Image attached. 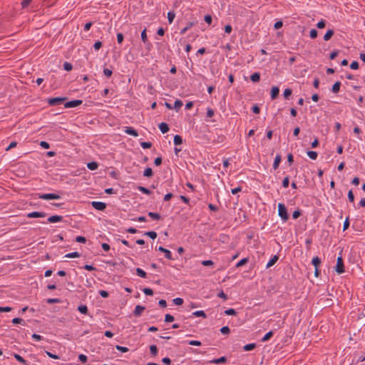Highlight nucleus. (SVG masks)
<instances>
[{
	"label": "nucleus",
	"mask_w": 365,
	"mask_h": 365,
	"mask_svg": "<svg viewBox=\"0 0 365 365\" xmlns=\"http://www.w3.org/2000/svg\"><path fill=\"white\" fill-rule=\"evenodd\" d=\"M278 215L285 222L288 220L289 215L287 208L283 203L278 204Z\"/></svg>",
	"instance_id": "1"
},
{
	"label": "nucleus",
	"mask_w": 365,
	"mask_h": 365,
	"mask_svg": "<svg viewBox=\"0 0 365 365\" xmlns=\"http://www.w3.org/2000/svg\"><path fill=\"white\" fill-rule=\"evenodd\" d=\"M66 99V97L51 98L48 99V103L51 106H55L63 103Z\"/></svg>",
	"instance_id": "2"
},
{
	"label": "nucleus",
	"mask_w": 365,
	"mask_h": 365,
	"mask_svg": "<svg viewBox=\"0 0 365 365\" xmlns=\"http://www.w3.org/2000/svg\"><path fill=\"white\" fill-rule=\"evenodd\" d=\"M335 271L338 274H342L344 272V261L341 256L337 257L336 264L335 267Z\"/></svg>",
	"instance_id": "3"
},
{
	"label": "nucleus",
	"mask_w": 365,
	"mask_h": 365,
	"mask_svg": "<svg viewBox=\"0 0 365 365\" xmlns=\"http://www.w3.org/2000/svg\"><path fill=\"white\" fill-rule=\"evenodd\" d=\"M38 197L40 199L43 200H58L61 198V196L59 195L55 194V193H46V194H41L38 195Z\"/></svg>",
	"instance_id": "4"
},
{
	"label": "nucleus",
	"mask_w": 365,
	"mask_h": 365,
	"mask_svg": "<svg viewBox=\"0 0 365 365\" xmlns=\"http://www.w3.org/2000/svg\"><path fill=\"white\" fill-rule=\"evenodd\" d=\"M82 103H83V101L81 100H73V101L66 102L64 104V107L66 108H75V107H77V106L81 105Z\"/></svg>",
	"instance_id": "5"
},
{
	"label": "nucleus",
	"mask_w": 365,
	"mask_h": 365,
	"mask_svg": "<svg viewBox=\"0 0 365 365\" xmlns=\"http://www.w3.org/2000/svg\"><path fill=\"white\" fill-rule=\"evenodd\" d=\"M92 206L97 210L103 211L106 208V204L103 202L93 201L91 202Z\"/></svg>",
	"instance_id": "6"
},
{
	"label": "nucleus",
	"mask_w": 365,
	"mask_h": 365,
	"mask_svg": "<svg viewBox=\"0 0 365 365\" xmlns=\"http://www.w3.org/2000/svg\"><path fill=\"white\" fill-rule=\"evenodd\" d=\"M27 217L29 218H38V217H44L46 216V214L43 212H32L27 214Z\"/></svg>",
	"instance_id": "7"
},
{
	"label": "nucleus",
	"mask_w": 365,
	"mask_h": 365,
	"mask_svg": "<svg viewBox=\"0 0 365 365\" xmlns=\"http://www.w3.org/2000/svg\"><path fill=\"white\" fill-rule=\"evenodd\" d=\"M141 39L144 43L146 44L147 48L150 49L151 46V43L148 41L147 34H146V29H144L143 31L141 32Z\"/></svg>",
	"instance_id": "8"
},
{
	"label": "nucleus",
	"mask_w": 365,
	"mask_h": 365,
	"mask_svg": "<svg viewBox=\"0 0 365 365\" xmlns=\"http://www.w3.org/2000/svg\"><path fill=\"white\" fill-rule=\"evenodd\" d=\"M158 250L161 252H163V254H165V257L168 259H173V257H172V254L170 252V250L164 248L162 246H160L158 247Z\"/></svg>",
	"instance_id": "9"
},
{
	"label": "nucleus",
	"mask_w": 365,
	"mask_h": 365,
	"mask_svg": "<svg viewBox=\"0 0 365 365\" xmlns=\"http://www.w3.org/2000/svg\"><path fill=\"white\" fill-rule=\"evenodd\" d=\"M279 93V89L277 86H273L271 89L270 95L272 100L277 98Z\"/></svg>",
	"instance_id": "10"
},
{
	"label": "nucleus",
	"mask_w": 365,
	"mask_h": 365,
	"mask_svg": "<svg viewBox=\"0 0 365 365\" xmlns=\"http://www.w3.org/2000/svg\"><path fill=\"white\" fill-rule=\"evenodd\" d=\"M145 309V307L141 305H137L133 312V314L135 317H139L141 313Z\"/></svg>",
	"instance_id": "11"
},
{
	"label": "nucleus",
	"mask_w": 365,
	"mask_h": 365,
	"mask_svg": "<svg viewBox=\"0 0 365 365\" xmlns=\"http://www.w3.org/2000/svg\"><path fill=\"white\" fill-rule=\"evenodd\" d=\"M63 220V217L60 215H52L48 218V222L51 223H54L57 222H61Z\"/></svg>",
	"instance_id": "12"
},
{
	"label": "nucleus",
	"mask_w": 365,
	"mask_h": 365,
	"mask_svg": "<svg viewBox=\"0 0 365 365\" xmlns=\"http://www.w3.org/2000/svg\"><path fill=\"white\" fill-rule=\"evenodd\" d=\"M125 132L134 137L138 136V132L132 127H125Z\"/></svg>",
	"instance_id": "13"
},
{
	"label": "nucleus",
	"mask_w": 365,
	"mask_h": 365,
	"mask_svg": "<svg viewBox=\"0 0 365 365\" xmlns=\"http://www.w3.org/2000/svg\"><path fill=\"white\" fill-rule=\"evenodd\" d=\"M158 128L163 133H166L169 131V126L166 123H160Z\"/></svg>",
	"instance_id": "14"
},
{
	"label": "nucleus",
	"mask_w": 365,
	"mask_h": 365,
	"mask_svg": "<svg viewBox=\"0 0 365 365\" xmlns=\"http://www.w3.org/2000/svg\"><path fill=\"white\" fill-rule=\"evenodd\" d=\"M282 160V157L279 154L277 155L275 158H274V163H273V168L274 170H277L278 168H279V163Z\"/></svg>",
	"instance_id": "15"
},
{
	"label": "nucleus",
	"mask_w": 365,
	"mask_h": 365,
	"mask_svg": "<svg viewBox=\"0 0 365 365\" xmlns=\"http://www.w3.org/2000/svg\"><path fill=\"white\" fill-rule=\"evenodd\" d=\"M279 259V257L277 255H274L270 259L269 261L268 262V263L267 264V268H269L272 266H273L276 262Z\"/></svg>",
	"instance_id": "16"
},
{
	"label": "nucleus",
	"mask_w": 365,
	"mask_h": 365,
	"mask_svg": "<svg viewBox=\"0 0 365 365\" xmlns=\"http://www.w3.org/2000/svg\"><path fill=\"white\" fill-rule=\"evenodd\" d=\"M334 34V30H332V29H329V30L326 32V34H324V41H327L330 40V39H331V38L333 36Z\"/></svg>",
	"instance_id": "17"
},
{
	"label": "nucleus",
	"mask_w": 365,
	"mask_h": 365,
	"mask_svg": "<svg viewBox=\"0 0 365 365\" xmlns=\"http://www.w3.org/2000/svg\"><path fill=\"white\" fill-rule=\"evenodd\" d=\"M226 361H227L226 357L222 356L219 359H212L210 362L212 364H221V363H225Z\"/></svg>",
	"instance_id": "18"
},
{
	"label": "nucleus",
	"mask_w": 365,
	"mask_h": 365,
	"mask_svg": "<svg viewBox=\"0 0 365 365\" xmlns=\"http://www.w3.org/2000/svg\"><path fill=\"white\" fill-rule=\"evenodd\" d=\"M340 86H341V82L340 81L335 82L334 83V85L332 86L331 91L333 93H337L339 91Z\"/></svg>",
	"instance_id": "19"
},
{
	"label": "nucleus",
	"mask_w": 365,
	"mask_h": 365,
	"mask_svg": "<svg viewBox=\"0 0 365 365\" xmlns=\"http://www.w3.org/2000/svg\"><path fill=\"white\" fill-rule=\"evenodd\" d=\"M250 80L254 83L259 81L260 74L258 72L252 73L250 76Z\"/></svg>",
	"instance_id": "20"
},
{
	"label": "nucleus",
	"mask_w": 365,
	"mask_h": 365,
	"mask_svg": "<svg viewBox=\"0 0 365 365\" xmlns=\"http://www.w3.org/2000/svg\"><path fill=\"white\" fill-rule=\"evenodd\" d=\"M153 175V172L151 168H146L143 172V176L146 178H151Z\"/></svg>",
	"instance_id": "21"
},
{
	"label": "nucleus",
	"mask_w": 365,
	"mask_h": 365,
	"mask_svg": "<svg viewBox=\"0 0 365 365\" xmlns=\"http://www.w3.org/2000/svg\"><path fill=\"white\" fill-rule=\"evenodd\" d=\"M78 310L83 314H87L88 312L87 306L84 304H81L80 306H78Z\"/></svg>",
	"instance_id": "22"
},
{
	"label": "nucleus",
	"mask_w": 365,
	"mask_h": 365,
	"mask_svg": "<svg viewBox=\"0 0 365 365\" xmlns=\"http://www.w3.org/2000/svg\"><path fill=\"white\" fill-rule=\"evenodd\" d=\"M87 167L91 170H95L98 168V164L95 161H92V162H89L87 164Z\"/></svg>",
	"instance_id": "23"
},
{
	"label": "nucleus",
	"mask_w": 365,
	"mask_h": 365,
	"mask_svg": "<svg viewBox=\"0 0 365 365\" xmlns=\"http://www.w3.org/2000/svg\"><path fill=\"white\" fill-rule=\"evenodd\" d=\"M192 315L197 317H202L204 319L207 317L205 312L202 310L194 312Z\"/></svg>",
	"instance_id": "24"
},
{
	"label": "nucleus",
	"mask_w": 365,
	"mask_h": 365,
	"mask_svg": "<svg viewBox=\"0 0 365 365\" xmlns=\"http://www.w3.org/2000/svg\"><path fill=\"white\" fill-rule=\"evenodd\" d=\"M173 142L175 145H179L182 143V138L179 135H175L173 138Z\"/></svg>",
	"instance_id": "25"
},
{
	"label": "nucleus",
	"mask_w": 365,
	"mask_h": 365,
	"mask_svg": "<svg viewBox=\"0 0 365 365\" xmlns=\"http://www.w3.org/2000/svg\"><path fill=\"white\" fill-rule=\"evenodd\" d=\"M135 271H136V274L138 276H139L142 278L147 277V273L142 269L138 267V268H136Z\"/></svg>",
	"instance_id": "26"
},
{
	"label": "nucleus",
	"mask_w": 365,
	"mask_h": 365,
	"mask_svg": "<svg viewBox=\"0 0 365 365\" xmlns=\"http://www.w3.org/2000/svg\"><path fill=\"white\" fill-rule=\"evenodd\" d=\"M148 215L153 220H158L161 219L160 215L157 212H149Z\"/></svg>",
	"instance_id": "27"
},
{
	"label": "nucleus",
	"mask_w": 365,
	"mask_h": 365,
	"mask_svg": "<svg viewBox=\"0 0 365 365\" xmlns=\"http://www.w3.org/2000/svg\"><path fill=\"white\" fill-rule=\"evenodd\" d=\"M150 351L153 356H155L158 354V347L156 345L153 344L150 346Z\"/></svg>",
	"instance_id": "28"
},
{
	"label": "nucleus",
	"mask_w": 365,
	"mask_h": 365,
	"mask_svg": "<svg viewBox=\"0 0 365 365\" xmlns=\"http://www.w3.org/2000/svg\"><path fill=\"white\" fill-rule=\"evenodd\" d=\"M255 347H256V344L251 343V344H248L245 345L244 347H243V349L245 351H248L253 350L254 349H255Z\"/></svg>",
	"instance_id": "29"
},
{
	"label": "nucleus",
	"mask_w": 365,
	"mask_h": 365,
	"mask_svg": "<svg viewBox=\"0 0 365 365\" xmlns=\"http://www.w3.org/2000/svg\"><path fill=\"white\" fill-rule=\"evenodd\" d=\"M14 358H15L18 361H19V362H21V363H23V364H25V365H28V364H27V361H26L25 359H24V358H23L21 356H20L19 354H14Z\"/></svg>",
	"instance_id": "30"
},
{
	"label": "nucleus",
	"mask_w": 365,
	"mask_h": 365,
	"mask_svg": "<svg viewBox=\"0 0 365 365\" xmlns=\"http://www.w3.org/2000/svg\"><path fill=\"white\" fill-rule=\"evenodd\" d=\"M312 264L315 268L318 267L321 263V259L318 257H314L312 260Z\"/></svg>",
	"instance_id": "31"
},
{
	"label": "nucleus",
	"mask_w": 365,
	"mask_h": 365,
	"mask_svg": "<svg viewBox=\"0 0 365 365\" xmlns=\"http://www.w3.org/2000/svg\"><path fill=\"white\" fill-rule=\"evenodd\" d=\"M175 14L174 11H170L168 13V20L169 24L173 23V19H175Z\"/></svg>",
	"instance_id": "32"
},
{
	"label": "nucleus",
	"mask_w": 365,
	"mask_h": 365,
	"mask_svg": "<svg viewBox=\"0 0 365 365\" xmlns=\"http://www.w3.org/2000/svg\"><path fill=\"white\" fill-rule=\"evenodd\" d=\"M144 235L148 236L152 240H155L157 237V233L155 231H148L145 232Z\"/></svg>",
	"instance_id": "33"
},
{
	"label": "nucleus",
	"mask_w": 365,
	"mask_h": 365,
	"mask_svg": "<svg viewBox=\"0 0 365 365\" xmlns=\"http://www.w3.org/2000/svg\"><path fill=\"white\" fill-rule=\"evenodd\" d=\"M248 261H249V259L247 257L243 258L237 263L236 267H242V266L246 264L248 262Z\"/></svg>",
	"instance_id": "34"
},
{
	"label": "nucleus",
	"mask_w": 365,
	"mask_h": 365,
	"mask_svg": "<svg viewBox=\"0 0 365 365\" xmlns=\"http://www.w3.org/2000/svg\"><path fill=\"white\" fill-rule=\"evenodd\" d=\"M194 25V23L193 22H189L187 24V25L183 28L182 29H181L180 31V34H185L186 33V31L190 29L192 26Z\"/></svg>",
	"instance_id": "35"
},
{
	"label": "nucleus",
	"mask_w": 365,
	"mask_h": 365,
	"mask_svg": "<svg viewBox=\"0 0 365 365\" xmlns=\"http://www.w3.org/2000/svg\"><path fill=\"white\" fill-rule=\"evenodd\" d=\"M307 155L312 159V160H316L317 158V153L316 151L309 150L307 152Z\"/></svg>",
	"instance_id": "36"
},
{
	"label": "nucleus",
	"mask_w": 365,
	"mask_h": 365,
	"mask_svg": "<svg viewBox=\"0 0 365 365\" xmlns=\"http://www.w3.org/2000/svg\"><path fill=\"white\" fill-rule=\"evenodd\" d=\"M273 336V331H268L262 339V341H268Z\"/></svg>",
	"instance_id": "37"
},
{
	"label": "nucleus",
	"mask_w": 365,
	"mask_h": 365,
	"mask_svg": "<svg viewBox=\"0 0 365 365\" xmlns=\"http://www.w3.org/2000/svg\"><path fill=\"white\" fill-rule=\"evenodd\" d=\"M80 257V254L78 252H71V253H68L65 255V257H66V258H75V257Z\"/></svg>",
	"instance_id": "38"
},
{
	"label": "nucleus",
	"mask_w": 365,
	"mask_h": 365,
	"mask_svg": "<svg viewBox=\"0 0 365 365\" xmlns=\"http://www.w3.org/2000/svg\"><path fill=\"white\" fill-rule=\"evenodd\" d=\"M292 89H290V88H286V89L284 91L283 96H284V98H286V99H289V98L290 97V96L292 95Z\"/></svg>",
	"instance_id": "39"
},
{
	"label": "nucleus",
	"mask_w": 365,
	"mask_h": 365,
	"mask_svg": "<svg viewBox=\"0 0 365 365\" xmlns=\"http://www.w3.org/2000/svg\"><path fill=\"white\" fill-rule=\"evenodd\" d=\"M138 189L140 192H142L143 193H144V194H146V195H150V194H151V191H150L149 189H148V188H146V187H143V186H138Z\"/></svg>",
	"instance_id": "40"
},
{
	"label": "nucleus",
	"mask_w": 365,
	"mask_h": 365,
	"mask_svg": "<svg viewBox=\"0 0 365 365\" xmlns=\"http://www.w3.org/2000/svg\"><path fill=\"white\" fill-rule=\"evenodd\" d=\"M182 106V102L180 100H176L174 103V108L177 110H179Z\"/></svg>",
	"instance_id": "41"
},
{
	"label": "nucleus",
	"mask_w": 365,
	"mask_h": 365,
	"mask_svg": "<svg viewBox=\"0 0 365 365\" xmlns=\"http://www.w3.org/2000/svg\"><path fill=\"white\" fill-rule=\"evenodd\" d=\"M174 319V317L170 314H167L165 316V322L167 323L172 322Z\"/></svg>",
	"instance_id": "42"
},
{
	"label": "nucleus",
	"mask_w": 365,
	"mask_h": 365,
	"mask_svg": "<svg viewBox=\"0 0 365 365\" xmlns=\"http://www.w3.org/2000/svg\"><path fill=\"white\" fill-rule=\"evenodd\" d=\"M225 314L226 315H233V316H235L237 314V312L234 309L230 308V309H226L225 311Z\"/></svg>",
	"instance_id": "43"
},
{
	"label": "nucleus",
	"mask_w": 365,
	"mask_h": 365,
	"mask_svg": "<svg viewBox=\"0 0 365 365\" xmlns=\"http://www.w3.org/2000/svg\"><path fill=\"white\" fill-rule=\"evenodd\" d=\"M60 302L61 300L58 298H49L46 299V302L50 304L59 303Z\"/></svg>",
	"instance_id": "44"
},
{
	"label": "nucleus",
	"mask_w": 365,
	"mask_h": 365,
	"mask_svg": "<svg viewBox=\"0 0 365 365\" xmlns=\"http://www.w3.org/2000/svg\"><path fill=\"white\" fill-rule=\"evenodd\" d=\"M63 68H64V70H66L67 71H70L72 70L73 66L71 63L65 62L63 63Z\"/></svg>",
	"instance_id": "45"
},
{
	"label": "nucleus",
	"mask_w": 365,
	"mask_h": 365,
	"mask_svg": "<svg viewBox=\"0 0 365 365\" xmlns=\"http://www.w3.org/2000/svg\"><path fill=\"white\" fill-rule=\"evenodd\" d=\"M317 35H318V31L313 29L310 31V33H309V36L311 38L314 39V38H316L317 37Z\"/></svg>",
	"instance_id": "46"
},
{
	"label": "nucleus",
	"mask_w": 365,
	"mask_h": 365,
	"mask_svg": "<svg viewBox=\"0 0 365 365\" xmlns=\"http://www.w3.org/2000/svg\"><path fill=\"white\" fill-rule=\"evenodd\" d=\"M220 332L222 334H230V329L227 326H225V327H222L221 329H220Z\"/></svg>",
	"instance_id": "47"
},
{
	"label": "nucleus",
	"mask_w": 365,
	"mask_h": 365,
	"mask_svg": "<svg viewBox=\"0 0 365 365\" xmlns=\"http://www.w3.org/2000/svg\"><path fill=\"white\" fill-rule=\"evenodd\" d=\"M140 145L144 149H148V148H150L152 147V143L150 142H142L140 143Z\"/></svg>",
	"instance_id": "48"
},
{
	"label": "nucleus",
	"mask_w": 365,
	"mask_h": 365,
	"mask_svg": "<svg viewBox=\"0 0 365 365\" xmlns=\"http://www.w3.org/2000/svg\"><path fill=\"white\" fill-rule=\"evenodd\" d=\"M347 197H348V200H349V202H354V193H353L351 190H350L348 192Z\"/></svg>",
	"instance_id": "49"
},
{
	"label": "nucleus",
	"mask_w": 365,
	"mask_h": 365,
	"mask_svg": "<svg viewBox=\"0 0 365 365\" xmlns=\"http://www.w3.org/2000/svg\"><path fill=\"white\" fill-rule=\"evenodd\" d=\"M349 227V217H347L344 222V224H343V230L345 231Z\"/></svg>",
	"instance_id": "50"
},
{
	"label": "nucleus",
	"mask_w": 365,
	"mask_h": 365,
	"mask_svg": "<svg viewBox=\"0 0 365 365\" xmlns=\"http://www.w3.org/2000/svg\"><path fill=\"white\" fill-rule=\"evenodd\" d=\"M103 74H104L106 77L109 78V77H110V76H112V74H113V71H112L111 70H110V69L107 68H105L103 69Z\"/></svg>",
	"instance_id": "51"
},
{
	"label": "nucleus",
	"mask_w": 365,
	"mask_h": 365,
	"mask_svg": "<svg viewBox=\"0 0 365 365\" xmlns=\"http://www.w3.org/2000/svg\"><path fill=\"white\" fill-rule=\"evenodd\" d=\"M115 348L117 350L123 352V353H125V352H128V349L125 346H119V345H116L115 346Z\"/></svg>",
	"instance_id": "52"
},
{
	"label": "nucleus",
	"mask_w": 365,
	"mask_h": 365,
	"mask_svg": "<svg viewBox=\"0 0 365 365\" xmlns=\"http://www.w3.org/2000/svg\"><path fill=\"white\" fill-rule=\"evenodd\" d=\"M326 26V21L323 19H322L321 21H319L317 24V26L318 29H324Z\"/></svg>",
	"instance_id": "53"
},
{
	"label": "nucleus",
	"mask_w": 365,
	"mask_h": 365,
	"mask_svg": "<svg viewBox=\"0 0 365 365\" xmlns=\"http://www.w3.org/2000/svg\"><path fill=\"white\" fill-rule=\"evenodd\" d=\"M143 291L145 293V294H146L148 296L153 295V291L150 288H144Z\"/></svg>",
	"instance_id": "54"
},
{
	"label": "nucleus",
	"mask_w": 365,
	"mask_h": 365,
	"mask_svg": "<svg viewBox=\"0 0 365 365\" xmlns=\"http://www.w3.org/2000/svg\"><path fill=\"white\" fill-rule=\"evenodd\" d=\"M31 1L32 0H23L21 3L22 8L24 9L29 6Z\"/></svg>",
	"instance_id": "55"
},
{
	"label": "nucleus",
	"mask_w": 365,
	"mask_h": 365,
	"mask_svg": "<svg viewBox=\"0 0 365 365\" xmlns=\"http://www.w3.org/2000/svg\"><path fill=\"white\" fill-rule=\"evenodd\" d=\"M252 110L254 113H256V114H259L260 113V108L258 106V105L257 104H255L252 107Z\"/></svg>",
	"instance_id": "56"
},
{
	"label": "nucleus",
	"mask_w": 365,
	"mask_h": 365,
	"mask_svg": "<svg viewBox=\"0 0 365 365\" xmlns=\"http://www.w3.org/2000/svg\"><path fill=\"white\" fill-rule=\"evenodd\" d=\"M173 303L176 305H182L183 304V299L180 297H177L173 299Z\"/></svg>",
	"instance_id": "57"
},
{
	"label": "nucleus",
	"mask_w": 365,
	"mask_h": 365,
	"mask_svg": "<svg viewBox=\"0 0 365 365\" xmlns=\"http://www.w3.org/2000/svg\"><path fill=\"white\" fill-rule=\"evenodd\" d=\"M203 266H212L214 265V262L212 260H203L201 263Z\"/></svg>",
	"instance_id": "58"
},
{
	"label": "nucleus",
	"mask_w": 365,
	"mask_h": 365,
	"mask_svg": "<svg viewBox=\"0 0 365 365\" xmlns=\"http://www.w3.org/2000/svg\"><path fill=\"white\" fill-rule=\"evenodd\" d=\"M76 241L80 243H85L86 242V239L83 236H78L76 237Z\"/></svg>",
	"instance_id": "59"
},
{
	"label": "nucleus",
	"mask_w": 365,
	"mask_h": 365,
	"mask_svg": "<svg viewBox=\"0 0 365 365\" xmlns=\"http://www.w3.org/2000/svg\"><path fill=\"white\" fill-rule=\"evenodd\" d=\"M289 183V178L288 176L285 177L282 181V186L284 187H287Z\"/></svg>",
	"instance_id": "60"
},
{
	"label": "nucleus",
	"mask_w": 365,
	"mask_h": 365,
	"mask_svg": "<svg viewBox=\"0 0 365 365\" xmlns=\"http://www.w3.org/2000/svg\"><path fill=\"white\" fill-rule=\"evenodd\" d=\"M301 215H302L301 211L299 210H297L294 211V212L292 213V217L294 219H297Z\"/></svg>",
	"instance_id": "61"
},
{
	"label": "nucleus",
	"mask_w": 365,
	"mask_h": 365,
	"mask_svg": "<svg viewBox=\"0 0 365 365\" xmlns=\"http://www.w3.org/2000/svg\"><path fill=\"white\" fill-rule=\"evenodd\" d=\"M78 359H79V361H81L83 364H85V363L87 361L88 358H87V356H86V355H84V354H80V355L78 356Z\"/></svg>",
	"instance_id": "62"
},
{
	"label": "nucleus",
	"mask_w": 365,
	"mask_h": 365,
	"mask_svg": "<svg viewBox=\"0 0 365 365\" xmlns=\"http://www.w3.org/2000/svg\"><path fill=\"white\" fill-rule=\"evenodd\" d=\"M339 53V51H338V50H335V51H334L333 52H331V53H330V55H329V58H330L331 60L334 59V58L338 56Z\"/></svg>",
	"instance_id": "63"
},
{
	"label": "nucleus",
	"mask_w": 365,
	"mask_h": 365,
	"mask_svg": "<svg viewBox=\"0 0 365 365\" xmlns=\"http://www.w3.org/2000/svg\"><path fill=\"white\" fill-rule=\"evenodd\" d=\"M204 20L207 24H211L212 18L210 15L207 14L205 16Z\"/></svg>",
	"instance_id": "64"
}]
</instances>
